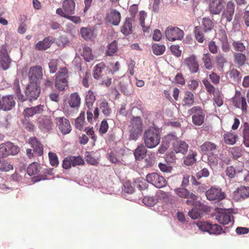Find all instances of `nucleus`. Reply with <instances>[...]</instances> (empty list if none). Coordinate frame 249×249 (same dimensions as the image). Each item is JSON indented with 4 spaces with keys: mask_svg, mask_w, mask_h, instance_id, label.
Segmentation results:
<instances>
[{
    "mask_svg": "<svg viewBox=\"0 0 249 249\" xmlns=\"http://www.w3.org/2000/svg\"><path fill=\"white\" fill-rule=\"evenodd\" d=\"M143 140L147 148L156 147L159 144L160 141L159 130L153 127H149L144 131L143 135Z\"/></svg>",
    "mask_w": 249,
    "mask_h": 249,
    "instance_id": "1",
    "label": "nucleus"
},
{
    "mask_svg": "<svg viewBox=\"0 0 249 249\" xmlns=\"http://www.w3.org/2000/svg\"><path fill=\"white\" fill-rule=\"evenodd\" d=\"M129 139L136 140L141 135L142 128V122L140 117H133L129 125Z\"/></svg>",
    "mask_w": 249,
    "mask_h": 249,
    "instance_id": "2",
    "label": "nucleus"
},
{
    "mask_svg": "<svg viewBox=\"0 0 249 249\" xmlns=\"http://www.w3.org/2000/svg\"><path fill=\"white\" fill-rule=\"evenodd\" d=\"M68 71L66 68H62L55 74V87L60 91H64L68 87Z\"/></svg>",
    "mask_w": 249,
    "mask_h": 249,
    "instance_id": "3",
    "label": "nucleus"
},
{
    "mask_svg": "<svg viewBox=\"0 0 249 249\" xmlns=\"http://www.w3.org/2000/svg\"><path fill=\"white\" fill-rule=\"evenodd\" d=\"M188 113L192 115V123L194 125L200 126L204 123L206 114L201 107L194 106L188 110Z\"/></svg>",
    "mask_w": 249,
    "mask_h": 249,
    "instance_id": "4",
    "label": "nucleus"
},
{
    "mask_svg": "<svg viewBox=\"0 0 249 249\" xmlns=\"http://www.w3.org/2000/svg\"><path fill=\"white\" fill-rule=\"evenodd\" d=\"M202 83L205 86L207 91L213 96V100L217 106L220 107L223 104L222 95L220 91L216 90L214 87L210 83L207 78L202 80Z\"/></svg>",
    "mask_w": 249,
    "mask_h": 249,
    "instance_id": "5",
    "label": "nucleus"
},
{
    "mask_svg": "<svg viewBox=\"0 0 249 249\" xmlns=\"http://www.w3.org/2000/svg\"><path fill=\"white\" fill-rule=\"evenodd\" d=\"M75 3L73 0H65L62 3V8L56 9V13L61 17L65 18L67 15L74 14Z\"/></svg>",
    "mask_w": 249,
    "mask_h": 249,
    "instance_id": "6",
    "label": "nucleus"
},
{
    "mask_svg": "<svg viewBox=\"0 0 249 249\" xmlns=\"http://www.w3.org/2000/svg\"><path fill=\"white\" fill-rule=\"evenodd\" d=\"M18 151V147L11 142L2 143L0 145V158H5L10 155H16Z\"/></svg>",
    "mask_w": 249,
    "mask_h": 249,
    "instance_id": "7",
    "label": "nucleus"
},
{
    "mask_svg": "<svg viewBox=\"0 0 249 249\" xmlns=\"http://www.w3.org/2000/svg\"><path fill=\"white\" fill-rule=\"evenodd\" d=\"M146 179L148 182L159 188L164 187L167 183L162 176L155 172L147 174Z\"/></svg>",
    "mask_w": 249,
    "mask_h": 249,
    "instance_id": "8",
    "label": "nucleus"
},
{
    "mask_svg": "<svg viewBox=\"0 0 249 249\" xmlns=\"http://www.w3.org/2000/svg\"><path fill=\"white\" fill-rule=\"evenodd\" d=\"M55 123L61 133L65 135L69 134L71 131V126L68 119L64 117H56Z\"/></svg>",
    "mask_w": 249,
    "mask_h": 249,
    "instance_id": "9",
    "label": "nucleus"
},
{
    "mask_svg": "<svg viewBox=\"0 0 249 249\" xmlns=\"http://www.w3.org/2000/svg\"><path fill=\"white\" fill-rule=\"evenodd\" d=\"M174 191L178 196L188 199L186 202L188 205H193L195 201L197 198L196 195L190 192L184 187L176 188Z\"/></svg>",
    "mask_w": 249,
    "mask_h": 249,
    "instance_id": "10",
    "label": "nucleus"
},
{
    "mask_svg": "<svg viewBox=\"0 0 249 249\" xmlns=\"http://www.w3.org/2000/svg\"><path fill=\"white\" fill-rule=\"evenodd\" d=\"M183 63L191 73H196L198 72L199 65L196 55L194 54L190 55L184 59Z\"/></svg>",
    "mask_w": 249,
    "mask_h": 249,
    "instance_id": "11",
    "label": "nucleus"
},
{
    "mask_svg": "<svg viewBox=\"0 0 249 249\" xmlns=\"http://www.w3.org/2000/svg\"><path fill=\"white\" fill-rule=\"evenodd\" d=\"M215 211L216 213L215 218L220 224L227 225L230 222H233V216L227 210L217 208L215 209Z\"/></svg>",
    "mask_w": 249,
    "mask_h": 249,
    "instance_id": "12",
    "label": "nucleus"
},
{
    "mask_svg": "<svg viewBox=\"0 0 249 249\" xmlns=\"http://www.w3.org/2000/svg\"><path fill=\"white\" fill-rule=\"evenodd\" d=\"M166 38L169 41L181 40L184 36L183 31L178 27H169L165 30Z\"/></svg>",
    "mask_w": 249,
    "mask_h": 249,
    "instance_id": "13",
    "label": "nucleus"
},
{
    "mask_svg": "<svg viewBox=\"0 0 249 249\" xmlns=\"http://www.w3.org/2000/svg\"><path fill=\"white\" fill-rule=\"evenodd\" d=\"M206 196L209 200H216L219 201L225 197V194L222 192L219 187H212L209 190L206 191Z\"/></svg>",
    "mask_w": 249,
    "mask_h": 249,
    "instance_id": "14",
    "label": "nucleus"
},
{
    "mask_svg": "<svg viewBox=\"0 0 249 249\" xmlns=\"http://www.w3.org/2000/svg\"><path fill=\"white\" fill-rule=\"evenodd\" d=\"M43 70L40 66L31 67L28 72V78L30 83H37L42 78Z\"/></svg>",
    "mask_w": 249,
    "mask_h": 249,
    "instance_id": "15",
    "label": "nucleus"
},
{
    "mask_svg": "<svg viewBox=\"0 0 249 249\" xmlns=\"http://www.w3.org/2000/svg\"><path fill=\"white\" fill-rule=\"evenodd\" d=\"M38 127L42 131H49L53 129V124L50 116L41 115L37 120Z\"/></svg>",
    "mask_w": 249,
    "mask_h": 249,
    "instance_id": "16",
    "label": "nucleus"
},
{
    "mask_svg": "<svg viewBox=\"0 0 249 249\" xmlns=\"http://www.w3.org/2000/svg\"><path fill=\"white\" fill-rule=\"evenodd\" d=\"M25 94L29 100H36L40 93V88L37 83H30L25 90Z\"/></svg>",
    "mask_w": 249,
    "mask_h": 249,
    "instance_id": "17",
    "label": "nucleus"
},
{
    "mask_svg": "<svg viewBox=\"0 0 249 249\" xmlns=\"http://www.w3.org/2000/svg\"><path fill=\"white\" fill-rule=\"evenodd\" d=\"M11 62V60L8 54L6 45H1L0 47V67L3 70H6L10 67Z\"/></svg>",
    "mask_w": 249,
    "mask_h": 249,
    "instance_id": "18",
    "label": "nucleus"
},
{
    "mask_svg": "<svg viewBox=\"0 0 249 249\" xmlns=\"http://www.w3.org/2000/svg\"><path fill=\"white\" fill-rule=\"evenodd\" d=\"M225 0H209V11L212 15H219L225 5Z\"/></svg>",
    "mask_w": 249,
    "mask_h": 249,
    "instance_id": "19",
    "label": "nucleus"
},
{
    "mask_svg": "<svg viewBox=\"0 0 249 249\" xmlns=\"http://www.w3.org/2000/svg\"><path fill=\"white\" fill-rule=\"evenodd\" d=\"M44 111V105H39L36 107H26L23 111L25 121H30V118L35 115L42 114Z\"/></svg>",
    "mask_w": 249,
    "mask_h": 249,
    "instance_id": "20",
    "label": "nucleus"
},
{
    "mask_svg": "<svg viewBox=\"0 0 249 249\" xmlns=\"http://www.w3.org/2000/svg\"><path fill=\"white\" fill-rule=\"evenodd\" d=\"M232 103L235 107L241 108L243 112H247L248 105L246 99L241 96L240 91L236 92L234 97L232 98Z\"/></svg>",
    "mask_w": 249,
    "mask_h": 249,
    "instance_id": "21",
    "label": "nucleus"
},
{
    "mask_svg": "<svg viewBox=\"0 0 249 249\" xmlns=\"http://www.w3.org/2000/svg\"><path fill=\"white\" fill-rule=\"evenodd\" d=\"M235 4L231 0H229L226 4V8L223 11L221 15V19L226 20L227 22H231L233 18L234 13Z\"/></svg>",
    "mask_w": 249,
    "mask_h": 249,
    "instance_id": "22",
    "label": "nucleus"
},
{
    "mask_svg": "<svg viewBox=\"0 0 249 249\" xmlns=\"http://www.w3.org/2000/svg\"><path fill=\"white\" fill-rule=\"evenodd\" d=\"M99 108L106 117L109 116L112 112L111 108L108 102L106 101H103L100 103L99 107H96L94 110V119H97L99 117Z\"/></svg>",
    "mask_w": 249,
    "mask_h": 249,
    "instance_id": "23",
    "label": "nucleus"
},
{
    "mask_svg": "<svg viewBox=\"0 0 249 249\" xmlns=\"http://www.w3.org/2000/svg\"><path fill=\"white\" fill-rule=\"evenodd\" d=\"M106 21L114 25H118L121 21V14L116 10L113 9L107 14Z\"/></svg>",
    "mask_w": 249,
    "mask_h": 249,
    "instance_id": "24",
    "label": "nucleus"
},
{
    "mask_svg": "<svg viewBox=\"0 0 249 249\" xmlns=\"http://www.w3.org/2000/svg\"><path fill=\"white\" fill-rule=\"evenodd\" d=\"M2 109L3 110H10L15 105V101L12 95L4 96L1 99Z\"/></svg>",
    "mask_w": 249,
    "mask_h": 249,
    "instance_id": "25",
    "label": "nucleus"
},
{
    "mask_svg": "<svg viewBox=\"0 0 249 249\" xmlns=\"http://www.w3.org/2000/svg\"><path fill=\"white\" fill-rule=\"evenodd\" d=\"M234 196L237 200L245 199L249 197V187L241 186L234 192Z\"/></svg>",
    "mask_w": 249,
    "mask_h": 249,
    "instance_id": "26",
    "label": "nucleus"
},
{
    "mask_svg": "<svg viewBox=\"0 0 249 249\" xmlns=\"http://www.w3.org/2000/svg\"><path fill=\"white\" fill-rule=\"evenodd\" d=\"M29 142L34 149V153L38 156H41L43 154V145L36 137L30 138Z\"/></svg>",
    "mask_w": 249,
    "mask_h": 249,
    "instance_id": "27",
    "label": "nucleus"
},
{
    "mask_svg": "<svg viewBox=\"0 0 249 249\" xmlns=\"http://www.w3.org/2000/svg\"><path fill=\"white\" fill-rule=\"evenodd\" d=\"M188 149V144L184 141L179 140L173 143V150L176 153L185 154Z\"/></svg>",
    "mask_w": 249,
    "mask_h": 249,
    "instance_id": "28",
    "label": "nucleus"
},
{
    "mask_svg": "<svg viewBox=\"0 0 249 249\" xmlns=\"http://www.w3.org/2000/svg\"><path fill=\"white\" fill-rule=\"evenodd\" d=\"M135 21L133 18H126L121 28L122 33L124 35H129L132 32V23Z\"/></svg>",
    "mask_w": 249,
    "mask_h": 249,
    "instance_id": "29",
    "label": "nucleus"
},
{
    "mask_svg": "<svg viewBox=\"0 0 249 249\" xmlns=\"http://www.w3.org/2000/svg\"><path fill=\"white\" fill-rule=\"evenodd\" d=\"M200 149L204 154L213 153L216 151L217 146L209 141H206L200 146Z\"/></svg>",
    "mask_w": 249,
    "mask_h": 249,
    "instance_id": "30",
    "label": "nucleus"
},
{
    "mask_svg": "<svg viewBox=\"0 0 249 249\" xmlns=\"http://www.w3.org/2000/svg\"><path fill=\"white\" fill-rule=\"evenodd\" d=\"M233 58L234 64L238 67L244 66L247 60V56L242 53H233Z\"/></svg>",
    "mask_w": 249,
    "mask_h": 249,
    "instance_id": "31",
    "label": "nucleus"
},
{
    "mask_svg": "<svg viewBox=\"0 0 249 249\" xmlns=\"http://www.w3.org/2000/svg\"><path fill=\"white\" fill-rule=\"evenodd\" d=\"M231 81L235 84L239 83L242 79L241 72L235 69H232L228 72Z\"/></svg>",
    "mask_w": 249,
    "mask_h": 249,
    "instance_id": "32",
    "label": "nucleus"
},
{
    "mask_svg": "<svg viewBox=\"0 0 249 249\" xmlns=\"http://www.w3.org/2000/svg\"><path fill=\"white\" fill-rule=\"evenodd\" d=\"M147 149L143 144H140L135 149L134 155L136 160H142L146 156Z\"/></svg>",
    "mask_w": 249,
    "mask_h": 249,
    "instance_id": "33",
    "label": "nucleus"
},
{
    "mask_svg": "<svg viewBox=\"0 0 249 249\" xmlns=\"http://www.w3.org/2000/svg\"><path fill=\"white\" fill-rule=\"evenodd\" d=\"M68 103L71 107L77 108L79 107L81 98L77 92H74L71 94Z\"/></svg>",
    "mask_w": 249,
    "mask_h": 249,
    "instance_id": "34",
    "label": "nucleus"
},
{
    "mask_svg": "<svg viewBox=\"0 0 249 249\" xmlns=\"http://www.w3.org/2000/svg\"><path fill=\"white\" fill-rule=\"evenodd\" d=\"M223 139L225 143L227 144L233 145L236 143L238 136L235 133L230 131L223 135Z\"/></svg>",
    "mask_w": 249,
    "mask_h": 249,
    "instance_id": "35",
    "label": "nucleus"
},
{
    "mask_svg": "<svg viewBox=\"0 0 249 249\" xmlns=\"http://www.w3.org/2000/svg\"><path fill=\"white\" fill-rule=\"evenodd\" d=\"M194 102L195 96L194 94L190 91H185L182 101V105L183 106L191 107L193 106Z\"/></svg>",
    "mask_w": 249,
    "mask_h": 249,
    "instance_id": "36",
    "label": "nucleus"
},
{
    "mask_svg": "<svg viewBox=\"0 0 249 249\" xmlns=\"http://www.w3.org/2000/svg\"><path fill=\"white\" fill-rule=\"evenodd\" d=\"M52 44L50 37H45L43 40L38 41L35 45V49L39 50H45L51 46Z\"/></svg>",
    "mask_w": 249,
    "mask_h": 249,
    "instance_id": "37",
    "label": "nucleus"
},
{
    "mask_svg": "<svg viewBox=\"0 0 249 249\" xmlns=\"http://www.w3.org/2000/svg\"><path fill=\"white\" fill-rule=\"evenodd\" d=\"M243 143L246 147H249V124L246 122L243 124Z\"/></svg>",
    "mask_w": 249,
    "mask_h": 249,
    "instance_id": "38",
    "label": "nucleus"
},
{
    "mask_svg": "<svg viewBox=\"0 0 249 249\" xmlns=\"http://www.w3.org/2000/svg\"><path fill=\"white\" fill-rule=\"evenodd\" d=\"M40 166L37 162H33L30 164L27 169L28 174L32 176L38 174L40 170Z\"/></svg>",
    "mask_w": 249,
    "mask_h": 249,
    "instance_id": "39",
    "label": "nucleus"
},
{
    "mask_svg": "<svg viewBox=\"0 0 249 249\" xmlns=\"http://www.w3.org/2000/svg\"><path fill=\"white\" fill-rule=\"evenodd\" d=\"M81 56L83 57L86 61L89 62L94 58V56L92 53L91 49L88 46L83 47V51L81 53Z\"/></svg>",
    "mask_w": 249,
    "mask_h": 249,
    "instance_id": "40",
    "label": "nucleus"
},
{
    "mask_svg": "<svg viewBox=\"0 0 249 249\" xmlns=\"http://www.w3.org/2000/svg\"><path fill=\"white\" fill-rule=\"evenodd\" d=\"M196 153L190 150L187 157L184 160V163L187 166L192 165L196 162Z\"/></svg>",
    "mask_w": 249,
    "mask_h": 249,
    "instance_id": "41",
    "label": "nucleus"
},
{
    "mask_svg": "<svg viewBox=\"0 0 249 249\" xmlns=\"http://www.w3.org/2000/svg\"><path fill=\"white\" fill-rule=\"evenodd\" d=\"M202 61L205 68L208 70H211L213 68L211 54L209 53H204L202 58Z\"/></svg>",
    "mask_w": 249,
    "mask_h": 249,
    "instance_id": "42",
    "label": "nucleus"
},
{
    "mask_svg": "<svg viewBox=\"0 0 249 249\" xmlns=\"http://www.w3.org/2000/svg\"><path fill=\"white\" fill-rule=\"evenodd\" d=\"M80 33L82 37L85 39H89L94 37L93 31L90 27H82Z\"/></svg>",
    "mask_w": 249,
    "mask_h": 249,
    "instance_id": "43",
    "label": "nucleus"
},
{
    "mask_svg": "<svg viewBox=\"0 0 249 249\" xmlns=\"http://www.w3.org/2000/svg\"><path fill=\"white\" fill-rule=\"evenodd\" d=\"M105 69V65L104 63H100L97 64L94 68L93 72V76L95 79H98L101 76L103 70Z\"/></svg>",
    "mask_w": 249,
    "mask_h": 249,
    "instance_id": "44",
    "label": "nucleus"
},
{
    "mask_svg": "<svg viewBox=\"0 0 249 249\" xmlns=\"http://www.w3.org/2000/svg\"><path fill=\"white\" fill-rule=\"evenodd\" d=\"M95 99V93L93 91L89 90L86 96V104L89 108L92 106Z\"/></svg>",
    "mask_w": 249,
    "mask_h": 249,
    "instance_id": "45",
    "label": "nucleus"
},
{
    "mask_svg": "<svg viewBox=\"0 0 249 249\" xmlns=\"http://www.w3.org/2000/svg\"><path fill=\"white\" fill-rule=\"evenodd\" d=\"M194 33L196 39L199 43H203L205 38L201 27L196 26L194 28Z\"/></svg>",
    "mask_w": 249,
    "mask_h": 249,
    "instance_id": "46",
    "label": "nucleus"
},
{
    "mask_svg": "<svg viewBox=\"0 0 249 249\" xmlns=\"http://www.w3.org/2000/svg\"><path fill=\"white\" fill-rule=\"evenodd\" d=\"M85 113L84 111H82L75 121V126L77 129L81 130L83 128L85 124Z\"/></svg>",
    "mask_w": 249,
    "mask_h": 249,
    "instance_id": "47",
    "label": "nucleus"
},
{
    "mask_svg": "<svg viewBox=\"0 0 249 249\" xmlns=\"http://www.w3.org/2000/svg\"><path fill=\"white\" fill-rule=\"evenodd\" d=\"M203 214V211L199 208H194L188 212V215L193 219L201 217Z\"/></svg>",
    "mask_w": 249,
    "mask_h": 249,
    "instance_id": "48",
    "label": "nucleus"
},
{
    "mask_svg": "<svg viewBox=\"0 0 249 249\" xmlns=\"http://www.w3.org/2000/svg\"><path fill=\"white\" fill-rule=\"evenodd\" d=\"M154 54L156 55L162 54L165 51V46L164 45H160L157 43L154 44L152 46Z\"/></svg>",
    "mask_w": 249,
    "mask_h": 249,
    "instance_id": "49",
    "label": "nucleus"
},
{
    "mask_svg": "<svg viewBox=\"0 0 249 249\" xmlns=\"http://www.w3.org/2000/svg\"><path fill=\"white\" fill-rule=\"evenodd\" d=\"M118 50L117 42L114 40L108 45L106 51V55L112 56Z\"/></svg>",
    "mask_w": 249,
    "mask_h": 249,
    "instance_id": "50",
    "label": "nucleus"
},
{
    "mask_svg": "<svg viewBox=\"0 0 249 249\" xmlns=\"http://www.w3.org/2000/svg\"><path fill=\"white\" fill-rule=\"evenodd\" d=\"M202 25L204 32L211 31L213 28V24L212 20L208 18H203Z\"/></svg>",
    "mask_w": 249,
    "mask_h": 249,
    "instance_id": "51",
    "label": "nucleus"
},
{
    "mask_svg": "<svg viewBox=\"0 0 249 249\" xmlns=\"http://www.w3.org/2000/svg\"><path fill=\"white\" fill-rule=\"evenodd\" d=\"M232 46L236 53H242L246 50L245 46L240 41H233Z\"/></svg>",
    "mask_w": 249,
    "mask_h": 249,
    "instance_id": "52",
    "label": "nucleus"
},
{
    "mask_svg": "<svg viewBox=\"0 0 249 249\" xmlns=\"http://www.w3.org/2000/svg\"><path fill=\"white\" fill-rule=\"evenodd\" d=\"M13 169V166L7 161L0 160V171L1 172H8Z\"/></svg>",
    "mask_w": 249,
    "mask_h": 249,
    "instance_id": "53",
    "label": "nucleus"
},
{
    "mask_svg": "<svg viewBox=\"0 0 249 249\" xmlns=\"http://www.w3.org/2000/svg\"><path fill=\"white\" fill-rule=\"evenodd\" d=\"M208 232L210 234H219L221 233L222 228L220 226L217 224H212L210 223V226Z\"/></svg>",
    "mask_w": 249,
    "mask_h": 249,
    "instance_id": "54",
    "label": "nucleus"
},
{
    "mask_svg": "<svg viewBox=\"0 0 249 249\" xmlns=\"http://www.w3.org/2000/svg\"><path fill=\"white\" fill-rule=\"evenodd\" d=\"M72 163V166H76L77 165H82L85 163L84 160L83 158L80 156H71L70 159Z\"/></svg>",
    "mask_w": 249,
    "mask_h": 249,
    "instance_id": "55",
    "label": "nucleus"
},
{
    "mask_svg": "<svg viewBox=\"0 0 249 249\" xmlns=\"http://www.w3.org/2000/svg\"><path fill=\"white\" fill-rule=\"evenodd\" d=\"M48 156L51 165L54 167H57L59 164V161L56 154L53 152H50Z\"/></svg>",
    "mask_w": 249,
    "mask_h": 249,
    "instance_id": "56",
    "label": "nucleus"
},
{
    "mask_svg": "<svg viewBox=\"0 0 249 249\" xmlns=\"http://www.w3.org/2000/svg\"><path fill=\"white\" fill-rule=\"evenodd\" d=\"M142 202L146 206L151 207L153 206L157 202V199L154 197L146 196L143 198Z\"/></svg>",
    "mask_w": 249,
    "mask_h": 249,
    "instance_id": "57",
    "label": "nucleus"
},
{
    "mask_svg": "<svg viewBox=\"0 0 249 249\" xmlns=\"http://www.w3.org/2000/svg\"><path fill=\"white\" fill-rule=\"evenodd\" d=\"M210 223L207 221H198L196 223V226L200 230L208 232Z\"/></svg>",
    "mask_w": 249,
    "mask_h": 249,
    "instance_id": "58",
    "label": "nucleus"
},
{
    "mask_svg": "<svg viewBox=\"0 0 249 249\" xmlns=\"http://www.w3.org/2000/svg\"><path fill=\"white\" fill-rule=\"evenodd\" d=\"M241 149L239 147H234L230 149L229 152L234 159H237L241 156Z\"/></svg>",
    "mask_w": 249,
    "mask_h": 249,
    "instance_id": "59",
    "label": "nucleus"
},
{
    "mask_svg": "<svg viewBox=\"0 0 249 249\" xmlns=\"http://www.w3.org/2000/svg\"><path fill=\"white\" fill-rule=\"evenodd\" d=\"M108 129V124L106 120H103L100 124L99 133L101 135L106 133Z\"/></svg>",
    "mask_w": 249,
    "mask_h": 249,
    "instance_id": "60",
    "label": "nucleus"
},
{
    "mask_svg": "<svg viewBox=\"0 0 249 249\" xmlns=\"http://www.w3.org/2000/svg\"><path fill=\"white\" fill-rule=\"evenodd\" d=\"M209 77L213 85H217L220 82V76L214 72L210 73Z\"/></svg>",
    "mask_w": 249,
    "mask_h": 249,
    "instance_id": "61",
    "label": "nucleus"
},
{
    "mask_svg": "<svg viewBox=\"0 0 249 249\" xmlns=\"http://www.w3.org/2000/svg\"><path fill=\"white\" fill-rule=\"evenodd\" d=\"M124 192L132 194L134 192V187L132 186L129 181H126L124 184Z\"/></svg>",
    "mask_w": 249,
    "mask_h": 249,
    "instance_id": "62",
    "label": "nucleus"
},
{
    "mask_svg": "<svg viewBox=\"0 0 249 249\" xmlns=\"http://www.w3.org/2000/svg\"><path fill=\"white\" fill-rule=\"evenodd\" d=\"M215 61L217 64L220 67H222L224 64L227 63V60L225 57L221 54H219L216 56Z\"/></svg>",
    "mask_w": 249,
    "mask_h": 249,
    "instance_id": "63",
    "label": "nucleus"
},
{
    "mask_svg": "<svg viewBox=\"0 0 249 249\" xmlns=\"http://www.w3.org/2000/svg\"><path fill=\"white\" fill-rule=\"evenodd\" d=\"M236 172L234 168L232 166H228L226 170V175L230 178H234Z\"/></svg>",
    "mask_w": 249,
    "mask_h": 249,
    "instance_id": "64",
    "label": "nucleus"
}]
</instances>
